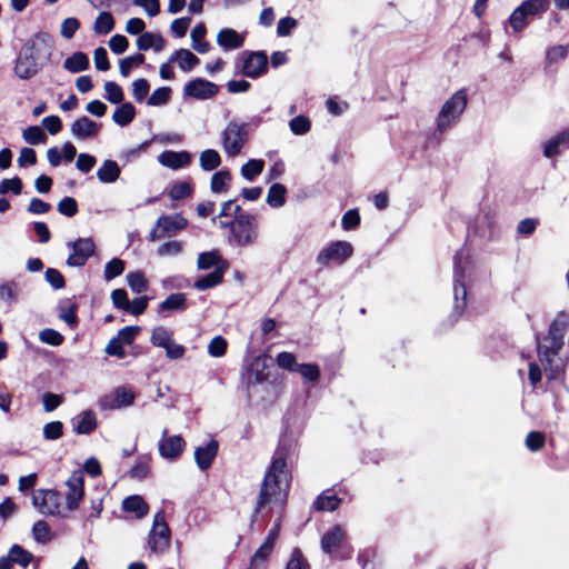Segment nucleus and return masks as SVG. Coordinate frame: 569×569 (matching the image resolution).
<instances>
[{
    "mask_svg": "<svg viewBox=\"0 0 569 569\" xmlns=\"http://www.w3.org/2000/svg\"><path fill=\"white\" fill-rule=\"evenodd\" d=\"M218 91L219 87L216 83L202 78H196L189 81L183 88V94L186 97H191L198 100L213 98Z\"/></svg>",
    "mask_w": 569,
    "mask_h": 569,
    "instance_id": "obj_17",
    "label": "nucleus"
},
{
    "mask_svg": "<svg viewBox=\"0 0 569 569\" xmlns=\"http://www.w3.org/2000/svg\"><path fill=\"white\" fill-rule=\"evenodd\" d=\"M32 536L37 542L46 543L52 539L49 525L43 520H38L32 526Z\"/></svg>",
    "mask_w": 569,
    "mask_h": 569,
    "instance_id": "obj_45",
    "label": "nucleus"
},
{
    "mask_svg": "<svg viewBox=\"0 0 569 569\" xmlns=\"http://www.w3.org/2000/svg\"><path fill=\"white\" fill-rule=\"evenodd\" d=\"M223 279V271L219 268H216L212 272L199 278L194 283L193 287L197 290L203 291L210 288H213L222 282Z\"/></svg>",
    "mask_w": 569,
    "mask_h": 569,
    "instance_id": "obj_34",
    "label": "nucleus"
},
{
    "mask_svg": "<svg viewBox=\"0 0 569 569\" xmlns=\"http://www.w3.org/2000/svg\"><path fill=\"white\" fill-rule=\"evenodd\" d=\"M290 445L281 441L272 456L271 465L261 483L256 512H259L269 503L282 505L284 502L291 481V475L287 466Z\"/></svg>",
    "mask_w": 569,
    "mask_h": 569,
    "instance_id": "obj_2",
    "label": "nucleus"
},
{
    "mask_svg": "<svg viewBox=\"0 0 569 569\" xmlns=\"http://www.w3.org/2000/svg\"><path fill=\"white\" fill-rule=\"evenodd\" d=\"M8 553L10 556L11 561H12V565L17 563V565H20L22 567H27L33 560V555L31 552H29L27 549H24L23 547H21L20 545H17V543L13 545L9 549Z\"/></svg>",
    "mask_w": 569,
    "mask_h": 569,
    "instance_id": "obj_39",
    "label": "nucleus"
},
{
    "mask_svg": "<svg viewBox=\"0 0 569 569\" xmlns=\"http://www.w3.org/2000/svg\"><path fill=\"white\" fill-rule=\"evenodd\" d=\"M340 499L336 495L322 493L317 498L313 506L317 510L333 511L338 508Z\"/></svg>",
    "mask_w": 569,
    "mask_h": 569,
    "instance_id": "obj_47",
    "label": "nucleus"
},
{
    "mask_svg": "<svg viewBox=\"0 0 569 569\" xmlns=\"http://www.w3.org/2000/svg\"><path fill=\"white\" fill-rule=\"evenodd\" d=\"M166 41L160 33L143 32L137 39V47L139 50L147 51L153 49L160 52L164 49Z\"/></svg>",
    "mask_w": 569,
    "mask_h": 569,
    "instance_id": "obj_25",
    "label": "nucleus"
},
{
    "mask_svg": "<svg viewBox=\"0 0 569 569\" xmlns=\"http://www.w3.org/2000/svg\"><path fill=\"white\" fill-rule=\"evenodd\" d=\"M136 117V108L130 102L121 103L113 112L112 120L120 127H126Z\"/></svg>",
    "mask_w": 569,
    "mask_h": 569,
    "instance_id": "obj_32",
    "label": "nucleus"
},
{
    "mask_svg": "<svg viewBox=\"0 0 569 569\" xmlns=\"http://www.w3.org/2000/svg\"><path fill=\"white\" fill-rule=\"evenodd\" d=\"M168 431H162V437L159 441V453L167 460L178 459L186 446V442L181 436H168Z\"/></svg>",
    "mask_w": 569,
    "mask_h": 569,
    "instance_id": "obj_18",
    "label": "nucleus"
},
{
    "mask_svg": "<svg viewBox=\"0 0 569 569\" xmlns=\"http://www.w3.org/2000/svg\"><path fill=\"white\" fill-rule=\"evenodd\" d=\"M121 173L119 164L114 160H104L97 170V178L102 183L116 182Z\"/></svg>",
    "mask_w": 569,
    "mask_h": 569,
    "instance_id": "obj_26",
    "label": "nucleus"
},
{
    "mask_svg": "<svg viewBox=\"0 0 569 569\" xmlns=\"http://www.w3.org/2000/svg\"><path fill=\"white\" fill-rule=\"evenodd\" d=\"M218 452V442L210 440L206 446L198 447L194 450L197 466L201 470H207L213 462Z\"/></svg>",
    "mask_w": 569,
    "mask_h": 569,
    "instance_id": "obj_21",
    "label": "nucleus"
},
{
    "mask_svg": "<svg viewBox=\"0 0 569 569\" xmlns=\"http://www.w3.org/2000/svg\"><path fill=\"white\" fill-rule=\"evenodd\" d=\"M182 250L183 243L181 241L170 240L158 248L157 254L159 257H176L179 256Z\"/></svg>",
    "mask_w": 569,
    "mask_h": 569,
    "instance_id": "obj_51",
    "label": "nucleus"
},
{
    "mask_svg": "<svg viewBox=\"0 0 569 569\" xmlns=\"http://www.w3.org/2000/svg\"><path fill=\"white\" fill-rule=\"evenodd\" d=\"M287 189L281 183H273L267 194V203L272 208H281L286 203Z\"/></svg>",
    "mask_w": 569,
    "mask_h": 569,
    "instance_id": "obj_35",
    "label": "nucleus"
},
{
    "mask_svg": "<svg viewBox=\"0 0 569 569\" xmlns=\"http://www.w3.org/2000/svg\"><path fill=\"white\" fill-rule=\"evenodd\" d=\"M114 28V19L108 11H102L98 14L93 22L92 30L97 34H108Z\"/></svg>",
    "mask_w": 569,
    "mask_h": 569,
    "instance_id": "obj_36",
    "label": "nucleus"
},
{
    "mask_svg": "<svg viewBox=\"0 0 569 569\" xmlns=\"http://www.w3.org/2000/svg\"><path fill=\"white\" fill-rule=\"evenodd\" d=\"M43 438L46 440H58L63 435V423L61 421H51L43 426Z\"/></svg>",
    "mask_w": 569,
    "mask_h": 569,
    "instance_id": "obj_56",
    "label": "nucleus"
},
{
    "mask_svg": "<svg viewBox=\"0 0 569 569\" xmlns=\"http://www.w3.org/2000/svg\"><path fill=\"white\" fill-rule=\"evenodd\" d=\"M186 296L183 293H172L160 303V310H184Z\"/></svg>",
    "mask_w": 569,
    "mask_h": 569,
    "instance_id": "obj_49",
    "label": "nucleus"
},
{
    "mask_svg": "<svg viewBox=\"0 0 569 569\" xmlns=\"http://www.w3.org/2000/svg\"><path fill=\"white\" fill-rule=\"evenodd\" d=\"M171 340H173V332L170 329L162 326L152 329L150 342L154 347L164 348Z\"/></svg>",
    "mask_w": 569,
    "mask_h": 569,
    "instance_id": "obj_38",
    "label": "nucleus"
},
{
    "mask_svg": "<svg viewBox=\"0 0 569 569\" xmlns=\"http://www.w3.org/2000/svg\"><path fill=\"white\" fill-rule=\"evenodd\" d=\"M228 342L222 336H216L208 345V353L213 358H220L226 355Z\"/></svg>",
    "mask_w": 569,
    "mask_h": 569,
    "instance_id": "obj_52",
    "label": "nucleus"
},
{
    "mask_svg": "<svg viewBox=\"0 0 569 569\" xmlns=\"http://www.w3.org/2000/svg\"><path fill=\"white\" fill-rule=\"evenodd\" d=\"M33 507L44 516L61 515V496L52 489L37 490L32 496Z\"/></svg>",
    "mask_w": 569,
    "mask_h": 569,
    "instance_id": "obj_10",
    "label": "nucleus"
},
{
    "mask_svg": "<svg viewBox=\"0 0 569 569\" xmlns=\"http://www.w3.org/2000/svg\"><path fill=\"white\" fill-rule=\"evenodd\" d=\"M219 260L220 258L214 251L202 252L198 257L197 266L201 270H208L216 267Z\"/></svg>",
    "mask_w": 569,
    "mask_h": 569,
    "instance_id": "obj_58",
    "label": "nucleus"
},
{
    "mask_svg": "<svg viewBox=\"0 0 569 569\" xmlns=\"http://www.w3.org/2000/svg\"><path fill=\"white\" fill-rule=\"evenodd\" d=\"M187 226V219L179 213L161 216L150 231L149 238L154 241L167 236H174L178 231L186 229Z\"/></svg>",
    "mask_w": 569,
    "mask_h": 569,
    "instance_id": "obj_12",
    "label": "nucleus"
},
{
    "mask_svg": "<svg viewBox=\"0 0 569 569\" xmlns=\"http://www.w3.org/2000/svg\"><path fill=\"white\" fill-rule=\"evenodd\" d=\"M264 168V161L261 159H250L241 167V176L248 180L253 181Z\"/></svg>",
    "mask_w": 569,
    "mask_h": 569,
    "instance_id": "obj_40",
    "label": "nucleus"
},
{
    "mask_svg": "<svg viewBox=\"0 0 569 569\" xmlns=\"http://www.w3.org/2000/svg\"><path fill=\"white\" fill-rule=\"evenodd\" d=\"M244 41L243 36L238 33L236 30L230 28H224L219 31L217 36V43L223 49V50H236L240 47H242Z\"/></svg>",
    "mask_w": 569,
    "mask_h": 569,
    "instance_id": "obj_24",
    "label": "nucleus"
},
{
    "mask_svg": "<svg viewBox=\"0 0 569 569\" xmlns=\"http://www.w3.org/2000/svg\"><path fill=\"white\" fill-rule=\"evenodd\" d=\"M104 98L113 104L121 103L123 100V91L121 87L113 81H107L104 83Z\"/></svg>",
    "mask_w": 569,
    "mask_h": 569,
    "instance_id": "obj_50",
    "label": "nucleus"
},
{
    "mask_svg": "<svg viewBox=\"0 0 569 569\" xmlns=\"http://www.w3.org/2000/svg\"><path fill=\"white\" fill-rule=\"evenodd\" d=\"M169 62L178 64L183 72H190L200 63L199 58L188 49H178L169 57Z\"/></svg>",
    "mask_w": 569,
    "mask_h": 569,
    "instance_id": "obj_22",
    "label": "nucleus"
},
{
    "mask_svg": "<svg viewBox=\"0 0 569 569\" xmlns=\"http://www.w3.org/2000/svg\"><path fill=\"white\" fill-rule=\"evenodd\" d=\"M134 398L136 396L132 390L124 387H118L101 397L98 400V407L101 410H116L131 406L134 402Z\"/></svg>",
    "mask_w": 569,
    "mask_h": 569,
    "instance_id": "obj_14",
    "label": "nucleus"
},
{
    "mask_svg": "<svg viewBox=\"0 0 569 569\" xmlns=\"http://www.w3.org/2000/svg\"><path fill=\"white\" fill-rule=\"evenodd\" d=\"M140 332V327L129 326L118 331L116 338L124 346L131 345Z\"/></svg>",
    "mask_w": 569,
    "mask_h": 569,
    "instance_id": "obj_62",
    "label": "nucleus"
},
{
    "mask_svg": "<svg viewBox=\"0 0 569 569\" xmlns=\"http://www.w3.org/2000/svg\"><path fill=\"white\" fill-rule=\"evenodd\" d=\"M53 49L54 41L49 33L34 34L21 48L14 61V74L22 80L33 78L51 60Z\"/></svg>",
    "mask_w": 569,
    "mask_h": 569,
    "instance_id": "obj_3",
    "label": "nucleus"
},
{
    "mask_svg": "<svg viewBox=\"0 0 569 569\" xmlns=\"http://www.w3.org/2000/svg\"><path fill=\"white\" fill-rule=\"evenodd\" d=\"M171 546V530L166 521L164 512L158 511L147 537V550L154 556H162Z\"/></svg>",
    "mask_w": 569,
    "mask_h": 569,
    "instance_id": "obj_6",
    "label": "nucleus"
},
{
    "mask_svg": "<svg viewBox=\"0 0 569 569\" xmlns=\"http://www.w3.org/2000/svg\"><path fill=\"white\" fill-rule=\"evenodd\" d=\"M23 140L29 144H43L47 142V134L38 126H30L22 131Z\"/></svg>",
    "mask_w": 569,
    "mask_h": 569,
    "instance_id": "obj_41",
    "label": "nucleus"
},
{
    "mask_svg": "<svg viewBox=\"0 0 569 569\" xmlns=\"http://www.w3.org/2000/svg\"><path fill=\"white\" fill-rule=\"evenodd\" d=\"M220 138L224 153L228 157H236L241 153L249 139L248 124L233 119L222 130Z\"/></svg>",
    "mask_w": 569,
    "mask_h": 569,
    "instance_id": "obj_7",
    "label": "nucleus"
},
{
    "mask_svg": "<svg viewBox=\"0 0 569 569\" xmlns=\"http://www.w3.org/2000/svg\"><path fill=\"white\" fill-rule=\"evenodd\" d=\"M568 47L566 46H553L547 50L546 60L548 63H558L565 60L568 56Z\"/></svg>",
    "mask_w": 569,
    "mask_h": 569,
    "instance_id": "obj_60",
    "label": "nucleus"
},
{
    "mask_svg": "<svg viewBox=\"0 0 569 569\" xmlns=\"http://www.w3.org/2000/svg\"><path fill=\"white\" fill-rule=\"evenodd\" d=\"M100 124L83 116L71 124V133L77 139H90L97 136L100 131Z\"/></svg>",
    "mask_w": 569,
    "mask_h": 569,
    "instance_id": "obj_19",
    "label": "nucleus"
},
{
    "mask_svg": "<svg viewBox=\"0 0 569 569\" xmlns=\"http://www.w3.org/2000/svg\"><path fill=\"white\" fill-rule=\"evenodd\" d=\"M467 92L460 89L455 92L441 107L437 118L436 126L439 133H445L453 128L467 107Z\"/></svg>",
    "mask_w": 569,
    "mask_h": 569,
    "instance_id": "obj_5",
    "label": "nucleus"
},
{
    "mask_svg": "<svg viewBox=\"0 0 569 569\" xmlns=\"http://www.w3.org/2000/svg\"><path fill=\"white\" fill-rule=\"evenodd\" d=\"M289 127L295 134H305L310 130V120L305 116H298L290 120Z\"/></svg>",
    "mask_w": 569,
    "mask_h": 569,
    "instance_id": "obj_61",
    "label": "nucleus"
},
{
    "mask_svg": "<svg viewBox=\"0 0 569 569\" xmlns=\"http://www.w3.org/2000/svg\"><path fill=\"white\" fill-rule=\"evenodd\" d=\"M296 372H299L305 380L315 382L320 377V369L316 363H302L298 365Z\"/></svg>",
    "mask_w": 569,
    "mask_h": 569,
    "instance_id": "obj_55",
    "label": "nucleus"
},
{
    "mask_svg": "<svg viewBox=\"0 0 569 569\" xmlns=\"http://www.w3.org/2000/svg\"><path fill=\"white\" fill-rule=\"evenodd\" d=\"M561 146H569V130H563L549 139L543 146V156L552 158L559 154Z\"/></svg>",
    "mask_w": 569,
    "mask_h": 569,
    "instance_id": "obj_29",
    "label": "nucleus"
},
{
    "mask_svg": "<svg viewBox=\"0 0 569 569\" xmlns=\"http://www.w3.org/2000/svg\"><path fill=\"white\" fill-rule=\"evenodd\" d=\"M272 550H273V546L270 545L269 542L263 541V543L258 548V550L253 553V556L251 558V561H250L251 569H257L262 563H264L269 559Z\"/></svg>",
    "mask_w": 569,
    "mask_h": 569,
    "instance_id": "obj_44",
    "label": "nucleus"
},
{
    "mask_svg": "<svg viewBox=\"0 0 569 569\" xmlns=\"http://www.w3.org/2000/svg\"><path fill=\"white\" fill-rule=\"evenodd\" d=\"M455 277H453V299L455 311L459 315L462 313L466 307L467 284L466 272L469 270V254L466 249L457 251L453 258Z\"/></svg>",
    "mask_w": 569,
    "mask_h": 569,
    "instance_id": "obj_8",
    "label": "nucleus"
},
{
    "mask_svg": "<svg viewBox=\"0 0 569 569\" xmlns=\"http://www.w3.org/2000/svg\"><path fill=\"white\" fill-rule=\"evenodd\" d=\"M127 282L130 289L136 293H142L148 289V280L141 271L128 273Z\"/></svg>",
    "mask_w": 569,
    "mask_h": 569,
    "instance_id": "obj_42",
    "label": "nucleus"
},
{
    "mask_svg": "<svg viewBox=\"0 0 569 569\" xmlns=\"http://www.w3.org/2000/svg\"><path fill=\"white\" fill-rule=\"evenodd\" d=\"M171 89L169 87H161L156 89L148 98L149 106L166 104L170 98Z\"/></svg>",
    "mask_w": 569,
    "mask_h": 569,
    "instance_id": "obj_59",
    "label": "nucleus"
},
{
    "mask_svg": "<svg viewBox=\"0 0 569 569\" xmlns=\"http://www.w3.org/2000/svg\"><path fill=\"white\" fill-rule=\"evenodd\" d=\"M73 430L78 435H89L97 428V418L92 410H86L72 419Z\"/></svg>",
    "mask_w": 569,
    "mask_h": 569,
    "instance_id": "obj_23",
    "label": "nucleus"
},
{
    "mask_svg": "<svg viewBox=\"0 0 569 569\" xmlns=\"http://www.w3.org/2000/svg\"><path fill=\"white\" fill-rule=\"evenodd\" d=\"M549 3V0H526L520 4V8L529 17L546 12Z\"/></svg>",
    "mask_w": 569,
    "mask_h": 569,
    "instance_id": "obj_46",
    "label": "nucleus"
},
{
    "mask_svg": "<svg viewBox=\"0 0 569 569\" xmlns=\"http://www.w3.org/2000/svg\"><path fill=\"white\" fill-rule=\"evenodd\" d=\"M83 483L84 476L81 470L73 471L67 480L66 485L68 491L66 493V506L68 510L72 511L78 509L83 498Z\"/></svg>",
    "mask_w": 569,
    "mask_h": 569,
    "instance_id": "obj_16",
    "label": "nucleus"
},
{
    "mask_svg": "<svg viewBox=\"0 0 569 569\" xmlns=\"http://www.w3.org/2000/svg\"><path fill=\"white\" fill-rule=\"evenodd\" d=\"M63 68L72 73L84 71L89 68V58L81 51L74 52L64 60Z\"/></svg>",
    "mask_w": 569,
    "mask_h": 569,
    "instance_id": "obj_31",
    "label": "nucleus"
},
{
    "mask_svg": "<svg viewBox=\"0 0 569 569\" xmlns=\"http://www.w3.org/2000/svg\"><path fill=\"white\" fill-rule=\"evenodd\" d=\"M143 62L144 56L141 53H136L133 56L122 59L119 63L121 76L128 77L133 68L139 67Z\"/></svg>",
    "mask_w": 569,
    "mask_h": 569,
    "instance_id": "obj_48",
    "label": "nucleus"
},
{
    "mask_svg": "<svg viewBox=\"0 0 569 569\" xmlns=\"http://www.w3.org/2000/svg\"><path fill=\"white\" fill-rule=\"evenodd\" d=\"M122 508L126 512L134 513L138 519L146 517L149 511L147 502L138 495L127 497L122 502Z\"/></svg>",
    "mask_w": 569,
    "mask_h": 569,
    "instance_id": "obj_28",
    "label": "nucleus"
},
{
    "mask_svg": "<svg viewBox=\"0 0 569 569\" xmlns=\"http://www.w3.org/2000/svg\"><path fill=\"white\" fill-rule=\"evenodd\" d=\"M231 174L229 170L223 169L212 174L210 181V190L212 193H227L230 188Z\"/></svg>",
    "mask_w": 569,
    "mask_h": 569,
    "instance_id": "obj_30",
    "label": "nucleus"
},
{
    "mask_svg": "<svg viewBox=\"0 0 569 569\" xmlns=\"http://www.w3.org/2000/svg\"><path fill=\"white\" fill-rule=\"evenodd\" d=\"M268 68L267 54L262 51L243 52L241 58V72L248 78H259Z\"/></svg>",
    "mask_w": 569,
    "mask_h": 569,
    "instance_id": "obj_13",
    "label": "nucleus"
},
{
    "mask_svg": "<svg viewBox=\"0 0 569 569\" xmlns=\"http://www.w3.org/2000/svg\"><path fill=\"white\" fill-rule=\"evenodd\" d=\"M44 278L46 281L56 290L62 289L66 284L62 273L53 268H48L46 270Z\"/></svg>",
    "mask_w": 569,
    "mask_h": 569,
    "instance_id": "obj_63",
    "label": "nucleus"
},
{
    "mask_svg": "<svg viewBox=\"0 0 569 569\" xmlns=\"http://www.w3.org/2000/svg\"><path fill=\"white\" fill-rule=\"evenodd\" d=\"M286 569H309L307 559L298 548L293 549Z\"/></svg>",
    "mask_w": 569,
    "mask_h": 569,
    "instance_id": "obj_64",
    "label": "nucleus"
},
{
    "mask_svg": "<svg viewBox=\"0 0 569 569\" xmlns=\"http://www.w3.org/2000/svg\"><path fill=\"white\" fill-rule=\"evenodd\" d=\"M346 532L339 525L331 528L321 538V548L323 552L335 558H348L350 551L345 550Z\"/></svg>",
    "mask_w": 569,
    "mask_h": 569,
    "instance_id": "obj_11",
    "label": "nucleus"
},
{
    "mask_svg": "<svg viewBox=\"0 0 569 569\" xmlns=\"http://www.w3.org/2000/svg\"><path fill=\"white\" fill-rule=\"evenodd\" d=\"M200 167L204 171H212L221 164V157L214 149H207L200 153Z\"/></svg>",
    "mask_w": 569,
    "mask_h": 569,
    "instance_id": "obj_37",
    "label": "nucleus"
},
{
    "mask_svg": "<svg viewBox=\"0 0 569 569\" xmlns=\"http://www.w3.org/2000/svg\"><path fill=\"white\" fill-rule=\"evenodd\" d=\"M192 48L199 53H207L211 46L208 41L203 40L206 36V27L202 23L197 24L191 31Z\"/></svg>",
    "mask_w": 569,
    "mask_h": 569,
    "instance_id": "obj_33",
    "label": "nucleus"
},
{
    "mask_svg": "<svg viewBox=\"0 0 569 569\" xmlns=\"http://www.w3.org/2000/svg\"><path fill=\"white\" fill-rule=\"evenodd\" d=\"M220 227L230 228L229 242L233 246L250 247L258 240V220L254 214L248 212L238 214L233 221H220Z\"/></svg>",
    "mask_w": 569,
    "mask_h": 569,
    "instance_id": "obj_4",
    "label": "nucleus"
},
{
    "mask_svg": "<svg viewBox=\"0 0 569 569\" xmlns=\"http://www.w3.org/2000/svg\"><path fill=\"white\" fill-rule=\"evenodd\" d=\"M267 359L264 357H256L249 368L248 380L249 383H260L268 379V372H266Z\"/></svg>",
    "mask_w": 569,
    "mask_h": 569,
    "instance_id": "obj_27",
    "label": "nucleus"
},
{
    "mask_svg": "<svg viewBox=\"0 0 569 569\" xmlns=\"http://www.w3.org/2000/svg\"><path fill=\"white\" fill-rule=\"evenodd\" d=\"M192 193V186L187 181H180L174 183L170 191L169 197L172 200H180L190 197Z\"/></svg>",
    "mask_w": 569,
    "mask_h": 569,
    "instance_id": "obj_54",
    "label": "nucleus"
},
{
    "mask_svg": "<svg viewBox=\"0 0 569 569\" xmlns=\"http://www.w3.org/2000/svg\"><path fill=\"white\" fill-rule=\"evenodd\" d=\"M509 23L515 32H519L527 27L528 16L523 10H521L520 6L510 14Z\"/></svg>",
    "mask_w": 569,
    "mask_h": 569,
    "instance_id": "obj_53",
    "label": "nucleus"
},
{
    "mask_svg": "<svg viewBox=\"0 0 569 569\" xmlns=\"http://www.w3.org/2000/svg\"><path fill=\"white\" fill-rule=\"evenodd\" d=\"M72 252L67 259L69 267H82L87 260L94 253V242L91 238H79L72 243H68Z\"/></svg>",
    "mask_w": 569,
    "mask_h": 569,
    "instance_id": "obj_15",
    "label": "nucleus"
},
{
    "mask_svg": "<svg viewBox=\"0 0 569 569\" xmlns=\"http://www.w3.org/2000/svg\"><path fill=\"white\" fill-rule=\"evenodd\" d=\"M39 339L41 342L57 347L63 342V336L54 329H43L39 333Z\"/></svg>",
    "mask_w": 569,
    "mask_h": 569,
    "instance_id": "obj_57",
    "label": "nucleus"
},
{
    "mask_svg": "<svg viewBox=\"0 0 569 569\" xmlns=\"http://www.w3.org/2000/svg\"><path fill=\"white\" fill-rule=\"evenodd\" d=\"M126 268L124 261L119 258H113L104 266L103 277L106 281H111L116 277L123 273Z\"/></svg>",
    "mask_w": 569,
    "mask_h": 569,
    "instance_id": "obj_43",
    "label": "nucleus"
},
{
    "mask_svg": "<svg viewBox=\"0 0 569 569\" xmlns=\"http://www.w3.org/2000/svg\"><path fill=\"white\" fill-rule=\"evenodd\" d=\"M569 328V313L559 312L555 320L550 323L548 336L543 339L537 338V350L539 362L531 361L529 363V380L532 387L541 381L542 370L548 379H557L565 367L563 360L558 356L563 347V337Z\"/></svg>",
    "mask_w": 569,
    "mask_h": 569,
    "instance_id": "obj_1",
    "label": "nucleus"
},
{
    "mask_svg": "<svg viewBox=\"0 0 569 569\" xmlns=\"http://www.w3.org/2000/svg\"><path fill=\"white\" fill-rule=\"evenodd\" d=\"M158 161L163 167L178 170L190 164L191 154L188 151L168 150L159 154Z\"/></svg>",
    "mask_w": 569,
    "mask_h": 569,
    "instance_id": "obj_20",
    "label": "nucleus"
},
{
    "mask_svg": "<svg viewBox=\"0 0 569 569\" xmlns=\"http://www.w3.org/2000/svg\"><path fill=\"white\" fill-rule=\"evenodd\" d=\"M353 253V247L348 241H333L325 247L317 256V262L321 266L329 263L342 264Z\"/></svg>",
    "mask_w": 569,
    "mask_h": 569,
    "instance_id": "obj_9",
    "label": "nucleus"
}]
</instances>
